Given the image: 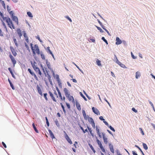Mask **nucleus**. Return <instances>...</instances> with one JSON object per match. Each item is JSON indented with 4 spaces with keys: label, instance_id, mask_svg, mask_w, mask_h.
I'll use <instances>...</instances> for the list:
<instances>
[{
    "label": "nucleus",
    "instance_id": "nucleus-19",
    "mask_svg": "<svg viewBox=\"0 0 155 155\" xmlns=\"http://www.w3.org/2000/svg\"><path fill=\"white\" fill-rule=\"evenodd\" d=\"M31 63L34 70L35 69H36V68L38 67L36 65V63L35 61H31Z\"/></svg>",
    "mask_w": 155,
    "mask_h": 155
},
{
    "label": "nucleus",
    "instance_id": "nucleus-36",
    "mask_svg": "<svg viewBox=\"0 0 155 155\" xmlns=\"http://www.w3.org/2000/svg\"><path fill=\"white\" fill-rule=\"evenodd\" d=\"M101 40L104 42L107 45L108 44L107 41L105 39L104 37H102L101 38Z\"/></svg>",
    "mask_w": 155,
    "mask_h": 155
},
{
    "label": "nucleus",
    "instance_id": "nucleus-42",
    "mask_svg": "<svg viewBox=\"0 0 155 155\" xmlns=\"http://www.w3.org/2000/svg\"><path fill=\"white\" fill-rule=\"evenodd\" d=\"M135 147H137L140 150V151L141 152L142 154L143 155H145V154H144L143 152L142 151V150L138 147V146L137 145H135Z\"/></svg>",
    "mask_w": 155,
    "mask_h": 155
},
{
    "label": "nucleus",
    "instance_id": "nucleus-32",
    "mask_svg": "<svg viewBox=\"0 0 155 155\" xmlns=\"http://www.w3.org/2000/svg\"><path fill=\"white\" fill-rule=\"evenodd\" d=\"M11 51L12 52V54L14 55V56H16L17 54L16 52V51H15V49H11Z\"/></svg>",
    "mask_w": 155,
    "mask_h": 155
},
{
    "label": "nucleus",
    "instance_id": "nucleus-35",
    "mask_svg": "<svg viewBox=\"0 0 155 155\" xmlns=\"http://www.w3.org/2000/svg\"><path fill=\"white\" fill-rule=\"evenodd\" d=\"M32 126H33L34 129V130L37 133H38V130L37 129L34 123H33Z\"/></svg>",
    "mask_w": 155,
    "mask_h": 155
},
{
    "label": "nucleus",
    "instance_id": "nucleus-48",
    "mask_svg": "<svg viewBox=\"0 0 155 155\" xmlns=\"http://www.w3.org/2000/svg\"><path fill=\"white\" fill-rule=\"evenodd\" d=\"M41 56L43 60H45V57L44 55L41 52Z\"/></svg>",
    "mask_w": 155,
    "mask_h": 155
},
{
    "label": "nucleus",
    "instance_id": "nucleus-8",
    "mask_svg": "<svg viewBox=\"0 0 155 155\" xmlns=\"http://www.w3.org/2000/svg\"><path fill=\"white\" fill-rule=\"evenodd\" d=\"M28 71H29V72L30 73V74L32 76H34V77L35 78V79L37 81L38 80V78L36 76V75L35 74V73L33 72L32 71L31 69L30 68H28Z\"/></svg>",
    "mask_w": 155,
    "mask_h": 155
},
{
    "label": "nucleus",
    "instance_id": "nucleus-62",
    "mask_svg": "<svg viewBox=\"0 0 155 155\" xmlns=\"http://www.w3.org/2000/svg\"><path fill=\"white\" fill-rule=\"evenodd\" d=\"M109 127L110 129L113 131H115V130H114V129L111 126H110Z\"/></svg>",
    "mask_w": 155,
    "mask_h": 155
},
{
    "label": "nucleus",
    "instance_id": "nucleus-45",
    "mask_svg": "<svg viewBox=\"0 0 155 155\" xmlns=\"http://www.w3.org/2000/svg\"><path fill=\"white\" fill-rule=\"evenodd\" d=\"M8 70L9 71L10 73L12 75V77H14V74H13V72L12 71V70L11 68H8Z\"/></svg>",
    "mask_w": 155,
    "mask_h": 155
},
{
    "label": "nucleus",
    "instance_id": "nucleus-29",
    "mask_svg": "<svg viewBox=\"0 0 155 155\" xmlns=\"http://www.w3.org/2000/svg\"><path fill=\"white\" fill-rule=\"evenodd\" d=\"M87 128L89 130L91 135L93 136L94 137V134L92 132V130H91V128H90L88 126H87Z\"/></svg>",
    "mask_w": 155,
    "mask_h": 155
},
{
    "label": "nucleus",
    "instance_id": "nucleus-17",
    "mask_svg": "<svg viewBox=\"0 0 155 155\" xmlns=\"http://www.w3.org/2000/svg\"><path fill=\"white\" fill-rule=\"evenodd\" d=\"M37 88L38 90V91L39 94L41 95L42 96L43 95L42 93V91L39 87V86L37 85Z\"/></svg>",
    "mask_w": 155,
    "mask_h": 155
},
{
    "label": "nucleus",
    "instance_id": "nucleus-21",
    "mask_svg": "<svg viewBox=\"0 0 155 155\" xmlns=\"http://www.w3.org/2000/svg\"><path fill=\"white\" fill-rule=\"evenodd\" d=\"M103 137L104 140V143L106 144H107L108 143V139L106 137L105 135L103 133Z\"/></svg>",
    "mask_w": 155,
    "mask_h": 155
},
{
    "label": "nucleus",
    "instance_id": "nucleus-53",
    "mask_svg": "<svg viewBox=\"0 0 155 155\" xmlns=\"http://www.w3.org/2000/svg\"><path fill=\"white\" fill-rule=\"evenodd\" d=\"M97 14L104 21H106L102 17L101 15L98 13H97Z\"/></svg>",
    "mask_w": 155,
    "mask_h": 155
},
{
    "label": "nucleus",
    "instance_id": "nucleus-49",
    "mask_svg": "<svg viewBox=\"0 0 155 155\" xmlns=\"http://www.w3.org/2000/svg\"><path fill=\"white\" fill-rule=\"evenodd\" d=\"M43 95H44V97L45 98V100L47 101H48V98L47 97V93H44L43 94Z\"/></svg>",
    "mask_w": 155,
    "mask_h": 155
},
{
    "label": "nucleus",
    "instance_id": "nucleus-11",
    "mask_svg": "<svg viewBox=\"0 0 155 155\" xmlns=\"http://www.w3.org/2000/svg\"><path fill=\"white\" fill-rule=\"evenodd\" d=\"M41 67L45 76H47V75L48 76V74H49L48 73V70H46L45 71L44 68L41 64Z\"/></svg>",
    "mask_w": 155,
    "mask_h": 155
},
{
    "label": "nucleus",
    "instance_id": "nucleus-47",
    "mask_svg": "<svg viewBox=\"0 0 155 155\" xmlns=\"http://www.w3.org/2000/svg\"><path fill=\"white\" fill-rule=\"evenodd\" d=\"M80 93L81 97H82L85 101H87V99L82 94V93L81 92H80Z\"/></svg>",
    "mask_w": 155,
    "mask_h": 155
},
{
    "label": "nucleus",
    "instance_id": "nucleus-41",
    "mask_svg": "<svg viewBox=\"0 0 155 155\" xmlns=\"http://www.w3.org/2000/svg\"><path fill=\"white\" fill-rule=\"evenodd\" d=\"M89 39V40L91 41V42L94 43L95 41V38L94 37H93L92 38H91L90 37Z\"/></svg>",
    "mask_w": 155,
    "mask_h": 155
},
{
    "label": "nucleus",
    "instance_id": "nucleus-20",
    "mask_svg": "<svg viewBox=\"0 0 155 155\" xmlns=\"http://www.w3.org/2000/svg\"><path fill=\"white\" fill-rule=\"evenodd\" d=\"M56 90L58 91L59 96L61 99V100H62V98H63V97L62 96L61 94L60 90L58 88H57Z\"/></svg>",
    "mask_w": 155,
    "mask_h": 155
},
{
    "label": "nucleus",
    "instance_id": "nucleus-39",
    "mask_svg": "<svg viewBox=\"0 0 155 155\" xmlns=\"http://www.w3.org/2000/svg\"><path fill=\"white\" fill-rule=\"evenodd\" d=\"M143 147L144 149L146 150H147L148 149V147L147 145V144L144 143H143Z\"/></svg>",
    "mask_w": 155,
    "mask_h": 155
},
{
    "label": "nucleus",
    "instance_id": "nucleus-56",
    "mask_svg": "<svg viewBox=\"0 0 155 155\" xmlns=\"http://www.w3.org/2000/svg\"><path fill=\"white\" fill-rule=\"evenodd\" d=\"M101 26L104 30L105 31L107 29L106 28V27L105 26H104L103 24L101 25Z\"/></svg>",
    "mask_w": 155,
    "mask_h": 155
},
{
    "label": "nucleus",
    "instance_id": "nucleus-61",
    "mask_svg": "<svg viewBox=\"0 0 155 155\" xmlns=\"http://www.w3.org/2000/svg\"><path fill=\"white\" fill-rule=\"evenodd\" d=\"M149 103L152 106V108H153V109L154 110V107L153 105V103L151 102V101H149Z\"/></svg>",
    "mask_w": 155,
    "mask_h": 155
},
{
    "label": "nucleus",
    "instance_id": "nucleus-34",
    "mask_svg": "<svg viewBox=\"0 0 155 155\" xmlns=\"http://www.w3.org/2000/svg\"><path fill=\"white\" fill-rule=\"evenodd\" d=\"M88 145L89 146L90 148L93 151L94 153H95L96 152V151L94 149V148L92 146L90 143H88Z\"/></svg>",
    "mask_w": 155,
    "mask_h": 155
},
{
    "label": "nucleus",
    "instance_id": "nucleus-10",
    "mask_svg": "<svg viewBox=\"0 0 155 155\" xmlns=\"http://www.w3.org/2000/svg\"><path fill=\"white\" fill-rule=\"evenodd\" d=\"M64 132L65 133V137L66 140L70 144H72V142L69 137L65 131H64Z\"/></svg>",
    "mask_w": 155,
    "mask_h": 155
},
{
    "label": "nucleus",
    "instance_id": "nucleus-26",
    "mask_svg": "<svg viewBox=\"0 0 155 155\" xmlns=\"http://www.w3.org/2000/svg\"><path fill=\"white\" fill-rule=\"evenodd\" d=\"M122 45L124 46V48H127V42L124 40L122 41V43H121Z\"/></svg>",
    "mask_w": 155,
    "mask_h": 155
},
{
    "label": "nucleus",
    "instance_id": "nucleus-13",
    "mask_svg": "<svg viewBox=\"0 0 155 155\" xmlns=\"http://www.w3.org/2000/svg\"><path fill=\"white\" fill-rule=\"evenodd\" d=\"M9 57L10 58L12 63H13V64L14 65V66L15 64L16 63V61L15 60V58L13 57L11 54H10L9 55Z\"/></svg>",
    "mask_w": 155,
    "mask_h": 155
},
{
    "label": "nucleus",
    "instance_id": "nucleus-2",
    "mask_svg": "<svg viewBox=\"0 0 155 155\" xmlns=\"http://www.w3.org/2000/svg\"><path fill=\"white\" fill-rule=\"evenodd\" d=\"M16 31L17 34L19 37V38H18V40L21 39V37L22 36V35H23L24 38L28 36L26 31L24 30L22 32L21 29L20 28H17Z\"/></svg>",
    "mask_w": 155,
    "mask_h": 155
},
{
    "label": "nucleus",
    "instance_id": "nucleus-18",
    "mask_svg": "<svg viewBox=\"0 0 155 155\" xmlns=\"http://www.w3.org/2000/svg\"><path fill=\"white\" fill-rule=\"evenodd\" d=\"M93 111L97 115L100 114V113L99 110L96 108H95L94 107L92 108Z\"/></svg>",
    "mask_w": 155,
    "mask_h": 155
},
{
    "label": "nucleus",
    "instance_id": "nucleus-31",
    "mask_svg": "<svg viewBox=\"0 0 155 155\" xmlns=\"http://www.w3.org/2000/svg\"><path fill=\"white\" fill-rule=\"evenodd\" d=\"M87 128L89 130L91 135L93 136L94 137V134L92 132V130H91V128H90L88 126H87Z\"/></svg>",
    "mask_w": 155,
    "mask_h": 155
},
{
    "label": "nucleus",
    "instance_id": "nucleus-4",
    "mask_svg": "<svg viewBox=\"0 0 155 155\" xmlns=\"http://www.w3.org/2000/svg\"><path fill=\"white\" fill-rule=\"evenodd\" d=\"M96 141L102 151L103 152H105V149L103 147L101 142L97 138V139Z\"/></svg>",
    "mask_w": 155,
    "mask_h": 155
},
{
    "label": "nucleus",
    "instance_id": "nucleus-5",
    "mask_svg": "<svg viewBox=\"0 0 155 155\" xmlns=\"http://www.w3.org/2000/svg\"><path fill=\"white\" fill-rule=\"evenodd\" d=\"M34 70L35 71L36 74L38 75L39 77L40 78L41 77H42V73L40 69L38 67L36 68V69Z\"/></svg>",
    "mask_w": 155,
    "mask_h": 155
},
{
    "label": "nucleus",
    "instance_id": "nucleus-57",
    "mask_svg": "<svg viewBox=\"0 0 155 155\" xmlns=\"http://www.w3.org/2000/svg\"><path fill=\"white\" fill-rule=\"evenodd\" d=\"M96 130L97 131V134L100 133V130L97 127V126H96Z\"/></svg>",
    "mask_w": 155,
    "mask_h": 155
},
{
    "label": "nucleus",
    "instance_id": "nucleus-1",
    "mask_svg": "<svg viewBox=\"0 0 155 155\" xmlns=\"http://www.w3.org/2000/svg\"><path fill=\"white\" fill-rule=\"evenodd\" d=\"M63 91L68 101H71L73 103H74V98L73 96L71 95L70 92L69 90L66 88H64Z\"/></svg>",
    "mask_w": 155,
    "mask_h": 155
},
{
    "label": "nucleus",
    "instance_id": "nucleus-64",
    "mask_svg": "<svg viewBox=\"0 0 155 155\" xmlns=\"http://www.w3.org/2000/svg\"><path fill=\"white\" fill-rule=\"evenodd\" d=\"M66 106H67L68 108V109H70L71 107H70V106L69 104L67 102H66Z\"/></svg>",
    "mask_w": 155,
    "mask_h": 155
},
{
    "label": "nucleus",
    "instance_id": "nucleus-50",
    "mask_svg": "<svg viewBox=\"0 0 155 155\" xmlns=\"http://www.w3.org/2000/svg\"><path fill=\"white\" fill-rule=\"evenodd\" d=\"M60 104L61 105V106L63 110L64 111V113H65L66 112V111L65 110V109H64V106H63V104H62V103H60Z\"/></svg>",
    "mask_w": 155,
    "mask_h": 155
},
{
    "label": "nucleus",
    "instance_id": "nucleus-52",
    "mask_svg": "<svg viewBox=\"0 0 155 155\" xmlns=\"http://www.w3.org/2000/svg\"><path fill=\"white\" fill-rule=\"evenodd\" d=\"M55 123L56 124L58 127L59 126V124L58 121L57 119H56L55 120Z\"/></svg>",
    "mask_w": 155,
    "mask_h": 155
},
{
    "label": "nucleus",
    "instance_id": "nucleus-25",
    "mask_svg": "<svg viewBox=\"0 0 155 155\" xmlns=\"http://www.w3.org/2000/svg\"><path fill=\"white\" fill-rule=\"evenodd\" d=\"M48 131H49V134H50V136L51 137L52 139L55 138V137L54 136V134H53V133H52V132L51 131V130H48Z\"/></svg>",
    "mask_w": 155,
    "mask_h": 155
},
{
    "label": "nucleus",
    "instance_id": "nucleus-38",
    "mask_svg": "<svg viewBox=\"0 0 155 155\" xmlns=\"http://www.w3.org/2000/svg\"><path fill=\"white\" fill-rule=\"evenodd\" d=\"M65 17L70 22H72V21L71 18L68 15H66L65 16Z\"/></svg>",
    "mask_w": 155,
    "mask_h": 155
},
{
    "label": "nucleus",
    "instance_id": "nucleus-63",
    "mask_svg": "<svg viewBox=\"0 0 155 155\" xmlns=\"http://www.w3.org/2000/svg\"><path fill=\"white\" fill-rule=\"evenodd\" d=\"M0 36H3V32L1 29L0 28Z\"/></svg>",
    "mask_w": 155,
    "mask_h": 155
},
{
    "label": "nucleus",
    "instance_id": "nucleus-23",
    "mask_svg": "<svg viewBox=\"0 0 155 155\" xmlns=\"http://www.w3.org/2000/svg\"><path fill=\"white\" fill-rule=\"evenodd\" d=\"M95 26L97 28V29H98V30L100 31V32L101 33H105V31H103L101 28H100V27H98L96 25H95Z\"/></svg>",
    "mask_w": 155,
    "mask_h": 155
},
{
    "label": "nucleus",
    "instance_id": "nucleus-7",
    "mask_svg": "<svg viewBox=\"0 0 155 155\" xmlns=\"http://www.w3.org/2000/svg\"><path fill=\"white\" fill-rule=\"evenodd\" d=\"M33 55L35 56V55L37 54H39L40 53L39 49H32Z\"/></svg>",
    "mask_w": 155,
    "mask_h": 155
},
{
    "label": "nucleus",
    "instance_id": "nucleus-58",
    "mask_svg": "<svg viewBox=\"0 0 155 155\" xmlns=\"http://www.w3.org/2000/svg\"><path fill=\"white\" fill-rule=\"evenodd\" d=\"M56 79H57V81L60 80V79L59 78V76L58 74H56Z\"/></svg>",
    "mask_w": 155,
    "mask_h": 155
},
{
    "label": "nucleus",
    "instance_id": "nucleus-22",
    "mask_svg": "<svg viewBox=\"0 0 155 155\" xmlns=\"http://www.w3.org/2000/svg\"><path fill=\"white\" fill-rule=\"evenodd\" d=\"M35 37L36 39L39 40V41L41 42L42 45H43V42L42 40L41 39L40 36L38 35L37 36H35Z\"/></svg>",
    "mask_w": 155,
    "mask_h": 155
},
{
    "label": "nucleus",
    "instance_id": "nucleus-40",
    "mask_svg": "<svg viewBox=\"0 0 155 155\" xmlns=\"http://www.w3.org/2000/svg\"><path fill=\"white\" fill-rule=\"evenodd\" d=\"M97 64L99 66H101V61L100 60L97 59L96 61Z\"/></svg>",
    "mask_w": 155,
    "mask_h": 155
},
{
    "label": "nucleus",
    "instance_id": "nucleus-15",
    "mask_svg": "<svg viewBox=\"0 0 155 155\" xmlns=\"http://www.w3.org/2000/svg\"><path fill=\"white\" fill-rule=\"evenodd\" d=\"M50 96L51 97L53 101L56 102L57 101L56 100L53 94L50 91L48 92Z\"/></svg>",
    "mask_w": 155,
    "mask_h": 155
},
{
    "label": "nucleus",
    "instance_id": "nucleus-44",
    "mask_svg": "<svg viewBox=\"0 0 155 155\" xmlns=\"http://www.w3.org/2000/svg\"><path fill=\"white\" fill-rule=\"evenodd\" d=\"M82 113H83V116H84L85 119L87 120V117L86 114L85 113V111L84 110L83 111Z\"/></svg>",
    "mask_w": 155,
    "mask_h": 155
},
{
    "label": "nucleus",
    "instance_id": "nucleus-60",
    "mask_svg": "<svg viewBox=\"0 0 155 155\" xmlns=\"http://www.w3.org/2000/svg\"><path fill=\"white\" fill-rule=\"evenodd\" d=\"M25 40L26 41L27 43H28L29 42V39L28 36L25 37Z\"/></svg>",
    "mask_w": 155,
    "mask_h": 155
},
{
    "label": "nucleus",
    "instance_id": "nucleus-55",
    "mask_svg": "<svg viewBox=\"0 0 155 155\" xmlns=\"http://www.w3.org/2000/svg\"><path fill=\"white\" fill-rule=\"evenodd\" d=\"M48 49V51L49 52V53L52 56L53 58H54V55L53 54L52 52L50 50V49Z\"/></svg>",
    "mask_w": 155,
    "mask_h": 155
},
{
    "label": "nucleus",
    "instance_id": "nucleus-27",
    "mask_svg": "<svg viewBox=\"0 0 155 155\" xmlns=\"http://www.w3.org/2000/svg\"><path fill=\"white\" fill-rule=\"evenodd\" d=\"M27 14L29 17L32 18L33 17L32 13L30 11H28L27 12Z\"/></svg>",
    "mask_w": 155,
    "mask_h": 155
},
{
    "label": "nucleus",
    "instance_id": "nucleus-16",
    "mask_svg": "<svg viewBox=\"0 0 155 155\" xmlns=\"http://www.w3.org/2000/svg\"><path fill=\"white\" fill-rule=\"evenodd\" d=\"M9 25H8V27L11 28H13L15 29V27L13 23L12 22V20L8 23Z\"/></svg>",
    "mask_w": 155,
    "mask_h": 155
},
{
    "label": "nucleus",
    "instance_id": "nucleus-12",
    "mask_svg": "<svg viewBox=\"0 0 155 155\" xmlns=\"http://www.w3.org/2000/svg\"><path fill=\"white\" fill-rule=\"evenodd\" d=\"M5 18L3 20V21H5L7 24V25H9L8 23L12 21V20L11 19V18L9 17L8 16H7V17H5Z\"/></svg>",
    "mask_w": 155,
    "mask_h": 155
},
{
    "label": "nucleus",
    "instance_id": "nucleus-46",
    "mask_svg": "<svg viewBox=\"0 0 155 155\" xmlns=\"http://www.w3.org/2000/svg\"><path fill=\"white\" fill-rule=\"evenodd\" d=\"M76 107L78 108V109L79 110H81V105H80V104H76Z\"/></svg>",
    "mask_w": 155,
    "mask_h": 155
},
{
    "label": "nucleus",
    "instance_id": "nucleus-51",
    "mask_svg": "<svg viewBox=\"0 0 155 155\" xmlns=\"http://www.w3.org/2000/svg\"><path fill=\"white\" fill-rule=\"evenodd\" d=\"M120 65L122 68H127L123 64H122L121 63L120 64Z\"/></svg>",
    "mask_w": 155,
    "mask_h": 155
},
{
    "label": "nucleus",
    "instance_id": "nucleus-14",
    "mask_svg": "<svg viewBox=\"0 0 155 155\" xmlns=\"http://www.w3.org/2000/svg\"><path fill=\"white\" fill-rule=\"evenodd\" d=\"M0 20H1V21L2 25L3 26V27H4V28L5 29V31L7 32H8V29H7V26H6V25L5 24V23L4 22V21L3 20H2V19L1 18L0 19Z\"/></svg>",
    "mask_w": 155,
    "mask_h": 155
},
{
    "label": "nucleus",
    "instance_id": "nucleus-9",
    "mask_svg": "<svg viewBox=\"0 0 155 155\" xmlns=\"http://www.w3.org/2000/svg\"><path fill=\"white\" fill-rule=\"evenodd\" d=\"M122 41L118 37H116L115 40V44L116 45H119L122 43Z\"/></svg>",
    "mask_w": 155,
    "mask_h": 155
},
{
    "label": "nucleus",
    "instance_id": "nucleus-28",
    "mask_svg": "<svg viewBox=\"0 0 155 155\" xmlns=\"http://www.w3.org/2000/svg\"><path fill=\"white\" fill-rule=\"evenodd\" d=\"M8 13H9V14L10 15L11 18L15 16V14L14 12L13 11H11L10 12H8Z\"/></svg>",
    "mask_w": 155,
    "mask_h": 155
},
{
    "label": "nucleus",
    "instance_id": "nucleus-59",
    "mask_svg": "<svg viewBox=\"0 0 155 155\" xmlns=\"http://www.w3.org/2000/svg\"><path fill=\"white\" fill-rule=\"evenodd\" d=\"M139 129L141 132V133L142 134V135H143L144 134V133L142 130V128H139Z\"/></svg>",
    "mask_w": 155,
    "mask_h": 155
},
{
    "label": "nucleus",
    "instance_id": "nucleus-6",
    "mask_svg": "<svg viewBox=\"0 0 155 155\" xmlns=\"http://www.w3.org/2000/svg\"><path fill=\"white\" fill-rule=\"evenodd\" d=\"M12 20L15 22L17 25H18V17L16 16H14L11 18Z\"/></svg>",
    "mask_w": 155,
    "mask_h": 155
},
{
    "label": "nucleus",
    "instance_id": "nucleus-54",
    "mask_svg": "<svg viewBox=\"0 0 155 155\" xmlns=\"http://www.w3.org/2000/svg\"><path fill=\"white\" fill-rule=\"evenodd\" d=\"M7 9V11L8 12H9L11 10V8L10 7H9L8 5H7L6 6Z\"/></svg>",
    "mask_w": 155,
    "mask_h": 155
},
{
    "label": "nucleus",
    "instance_id": "nucleus-37",
    "mask_svg": "<svg viewBox=\"0 0 155 155\" xmlns=\"http://www.w3.org/2000/svg\"><path fill=\"white\" fill-rule=\"evenodd\" d=\"M48 79L49 81L50 82V84L51 85H52V81L51 80V77L50 75L49 74H48Z\"/></svg>",
    "mask_w": 155,
    "mask_h": 155
},
{
    "label": "nucleus",
    "instance_id": "nucleus-3",
    "mask_svg": "<svg viewBox=\"0 0 155 155\" xmlns=\"http://www.w3.org/2000/svg\"><path fill=\"white\" fill-rule=\"evenodd\" d=\"M88 120L92 127L94 129L95 127V123L93 118L91 117H88Z\"/></svg>",
    "mask_w": 155,
    "mask_h": 155
},
{
    "label": "nucleus",
    "instance_id": "nucleus-30",
    "mask_svg": "<svg viewBox=\"0 0 155 155\" xmlns=\"http://www.w3.org/2000/svg\"><path fill=\"white\" fill-rule=\"evenodd\" d=\"M87 128L89 130L91 135L93 136L94 137V134L92 132V130H91V128H90L88 126H87Z\"/></svg>",
    "mask_w": 155,
    "mask_h": 155
},
{
    "label": "nucleus",
    "instance_id": "nucleus-24",
    "mask_svg": "<svg viewBox=\"0 0 155 155\" xmlns=\"http://www.w3.org/2000/svg\"><path fill=\"white\" fill-rule=\"evenodd\" d=\"M109 147L110 150V151L113 153H114V150L113 148V146L111 144H109Z\"/></svg>",
    "mask_w": 155,
    "mask_h": 155
},
{
    "label": "nucleus",
    "instance_id": "nucleus-43",
    "mask_svg": "<svg viewBox=\"0 0 155 155\" xmlns=\"http://www.w3.org/2000/svg\"><path fill=\"white\" fill-rule=\"evenodd\" d=\"M57 82H58V85L59 87L60 88H62V84L61 82V80L57 81Z\"/></svg>",
    "mask_w": 155,
    "mask_h": 155
},
{
    "label": "nucleus",
    "instance_id": "nucleus-33",
    "mask_svg": "<svg viewBox=\"0 0 155 155\" xmlns=\"http://www.w3.org/2000/svg\"><path fill=\"white\" fill-rule=\"evenodd\" d=\"M136 78L137 79L139 77H140V73L139 71H137L136 73Z\"/></svg>",
    "mask_w": 155,
    "mask_h": 155
}]
</instances>
